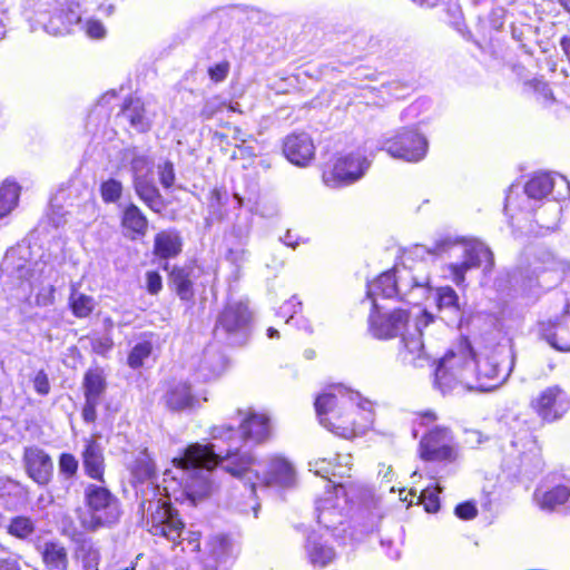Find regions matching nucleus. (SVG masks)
<instances>
[{"mask_svg": "<svg viewBox=\"0 0 570 570\" xmlns=\"http://www.w3.org/2000/svg\"><path fill=\"white\" fill-rule=\"evenodd\" d=\"M239 426L230 424L215 425L210 430L214 443L203 445L195 443L185 450V456L179 460L181 465L176 468L180 475H173L166 489L174 492L177 500L191 498L204 499L212 491L209 474L216 466L234 478L247 476L253 479L258 474L253 471L257 465L249 443L259 444L271 435L269 419L265 414L252 410H237Z\"/></svg>", "mask_w": 570, "mask_h": 570, "instance_id": "1", "label": "nucleus"}, {"mask_svg": "<svg viewBox=\"0 0 570 570\" xmlns=\"http://www.w3.org/2000/svg\"><path fill=\"white\" fill-rule=\"evenodd\" d=\"M184 456L185 454L180 458L174 459V469L166 470L164 472L163 482L166 498L161 497L159 487L154 483L156 468L146 450L139 452L130 465L134 482L141 484L146 483V488L137 490V494L140 492L141 499L139 502V512L146 523L147 530L153 535L164 537L173 542H176L180 538L184 523L168 500L173 498L175 501H189L191 504H196L202 500H191V498L177 500L174 497V492L166 489V485H168L173 480V475L176 474L178 476V481H181L180 475L176 472V468L181 465L179 460Z\"/></svg>", "mask_w": 570, "mask_h": 570, "instance_id": "2", "label": "nucleus"}, {"mask_svg": "<svg viewBox=\"0 0 570 570\" xmlns=\"http://www.w3.org/2000/svg\"><path fill=\"white\" fill-rule=\"evenodd\" d=\"M314 405L320 423L345 439L365 431L374 421L372 402L343 385L327 387Z\"/></svg>", "mask_w": 570, "mask_h": 570, "instance_id": "3", "label": "nucleus"}, {"mask_svg": "<svg viewBox=\"0 0 570 570\" xmlns=\"http://www.w3.org/2000/svg\"><path fill=\"white\" fill-rule=\"evenodd\" d=\"M410 321L411 315L407 309L396 308L389 313H381L380 307L377 309L373 308L368 317L370 332L380 340L400 337L402 362L414 367H423L430 362V356L422 341L423 328L433 323L434 317L423 311L415 318L412 326Z\"/></svg>", "mask_w": 570, "mask_h": 570, "instance_id": "4", "label": "nucleus"}, {"mask_svg": "<svg viewBox=\"0 0 570 570\" xmlns=\"http://www.w3.org/2000/svg\"><path fill=\"white\" fill-rule=\"evenodd\" d=\"M415 252L416 254L428 253L431 255L448 253L450 257L460 258V261L449 264L451 277L456 285L464 283L465 273L471 268L480 267L482 263H485L484 269H491L494 263L490 248L478 240L463 242L446 237L436 240L431 248L417 245Z\"/></svg>", "mask_w": 570, "mask_h": 570, "instance_id": "5", "label": "nucleus"}, {"mask_svg": "<svg viewBox=\"0 0 570 570\" xmlns=\"http://www.w3.org/2000/svg\"><path fill=\"white\" fill-rule=\"evenodd\" d=\"M475 356L471 345L463 341L450 350L435 370V384L442 393L450 392L456 384L473 387Z\"/></svg>", "mask_w": 570, "mask_h": 570, "instance_id": "6", "label": "nucleus"}, {"mask_svg": "<svg viewBox=\"0 0 570 570\" xmlns=\"http://www.w3.org/2000/svg\"><path fill=\"white\" fill-rule=\"evenodd\" d=\"M83 501L87 514L81 518V525L85 530L95 532L101 528H110L120 520V502L105 485L87 484Z\"/></svg>", "mask_w": 570, "mask_h": 570, "instance_id": "7", "label": "nucleus"}, {"mask_svg": "<svg viewBox=\"0 0 570 570\" xmlns=\"http://www.w3.org/2000/svg\"><path fill=\"white\" fill-rule=\"evenodd\" d=\"M514 356L508 351H495L491 355L475 358L473 387L482 392L493 391L510 376Z\"/></svg>", "mask_w": 570, "mask_h": 570, "instance_id": "8", "label": "nucleus"}, {"mask_svg": "<svg viewBox=\"0 0 570 570\" xmlns=\"http://www.w3.org/2000/svg\"><path fill=\"white\" fill-rule=\"evenodd\" d=\"M250 318L252 314L246 303L230 301L217 316L214 335L218 341L229 345H242L247 338Z\"/></svg>", "mask_w": 570, "mask_h": 570, "instance_id": "9", "label": "nucleus"}, {"mask_svg": "<svg viewBox=\"0 0 570 570\" xmlns=\"http://www.w3.org/2000/svg\"><path fill=\"white\" fill-rule=\"evenodd\" d=\"M394 279H396L395 294L401 301L419 305L429 297L431 293L430 274L422 264L413 267H394Z\"/></svg>", "mask_w": 570, "mask_h": 570, "instance_id": "10", "label": "nucleus"}, {"mask_svg": "<svg viewBox=\"0 0 570 570\" xmlns=\"http://www.w3.org/2000/svg\"><path fill=\"white\" fill-rule=\"evenodd\" d=\"M97 3L98 0H56L52 16L45 24L46 31L53 36L70 32L72 26L81 23L82 14Z\"/></svg>", "mask_w": 570, "mask_h": 570, "instance_id": "11", "label": "nucleus"}, {"mask_svg": "<svg viewBox=\"0 0 570 570\" xmlns=\"http://www.w3.org/2000/svg\"><path fill=\"white\" fill-rule=\"evenodd\" d=\"M351 488L341 482L316 501L317 521L328 530H336L346 518V504L351 500Z\"/></svg>", "mask_w": 570, "mask_h": 570, "instance_id": "12", "label": "nucleus"}, {"mask_svg": "<svg viewBox=\"0 0 570 570\" xmlns=\"http://www.w3.org/2000/svg\"><path fill=\"white\" fill-rule=\"evenodd\" d=\"M426 138L414 129H403L383 144L384 149L393 158L409 163L422 160L428 153Z\"/></svg>", "mask_w": 570, "mask_h": 570, "instance_id": "13", "label": "nucleus"}, {"mask_svg": "<svg viewBox=\"0 0 570 570\" xmlns=\"http://www.w3.org/2000/svg\"><path fill=\"white\" fill-rule=\"evenodd\" d=\"M253 471L258 474L253 479L247 476L238 478L239 480L250 485L252 493L256 491L257 487L267 488L271 485L289 488L294 485L296 476L293 465L282 456H272L268 459L266 469L261 473L256 466Z\"/></svg>", "mask_w": 570, "mask_h": 570, "instance_id": "14", "label": "nucleus"}, {"mask_svg": "<svg viewBox=\"0 0 570 570\" xmlns=\"http://www.w3.org/2000/svg\"><path fill=\"white\" fill-rule=\"evenodd\" d=\"M530 406L543 422L553 423L570 410V397L560 386L552 385L539 392Z\"/></svg>", "mask_w": 570, "mask_h": 570, "instance_id": "15", "label": "nucleus"}, {"mask_svg": "<svg viewBox=\"0 0 570 570\" xmlns=\"http://www.w3.org/2000/svg\"><path fill=\"white\" fill-rule=\"evenodd\" d=\"M370 167V161L360 153L341 156L333 169L324 173V183L330 187L350 185L362 178Z\"/></svg>", "mask_w": 570, "mask_h": 570, "instance_id": "16", "label": "nucleus"}, {"mask_svg": "<svg viewBox=\"0 0 570 570\" xmlns=\"http://www.w3.org/2000/svg\"><path fill=\"white\" fill-rule=\"evenodd\" d=\"M451 443L450 431L445 428H435L421 440L420 455L425 461H452L455 451Z\"/></svg>", "mask_w": 570, "mask_h": 570, "instance_id": "17", "label": "nucleus"}, {"mask_svg": "<svg viewBox=\"0 0 570 570\" xmlns=\"http://www.w3.org/2000/svg\"><path fill=\"white\" fill-rule=\"evenodd\" d=\"M23 463L29 478L39 485H46L50 482L53 463L48 453L37 446L24 449Z\"/></svg>", "mask_w": 570, "mask_h": 570, "instance_id": "18", "label": "nucleus"}, {"mask_svg": "<svg viewBox=\"0 0 570 570\" xmlns=\"http://www.w3.org/2000/svg\"><path fill=\"white\" fill-rule=\"evenodd\" d=\"M166 406L174 412L194 410L200 406L206 396H199L193 392L191 386L186 382H178L169 386L164 395Z\"/></svg>", "mask_w": 570, "mask_h": 570, "instance_id": "19", "label": "nucleus"}, {"mask_svg": "<svg viewBox=\"0 0 570 570\" xmlns=\"http://www.w3.org/2000/svg\"><path fill=\"white\" fill-rule=\"evenodd\" d=\"M541 335L557 351L570 352V312L541 324Z\"/></svg>", "mask_w": 570, "mask_h": 570, "instance_id": "20", "label": "nucleus"}, {"mask_svg": "<svg viewBox=\"0 0 570 570\" xmlns=\"http://www.w3.org/2000/svg\"><path fill=\"white\" fill-rule=\"evenodd\" d=\"M283 151L292 164L304 167L313 159L315 147L311 137L301 132L285 138Z\"/></svg>", "mask_w": 570, "mask_h": 570, "instance_id": "21", "label": "nucleus"}, {"mask_svg": "<svg viewBox=\"0 0 570 570\" xmlns=\"http://www.w3.org/2000/svg\"><path fill=\"white\" fill-rule=\"evenodd\" d=\"M304 552L308 562L315 568L327 567L336 557L334 548L315 531L306 537Z\"/></svg>", "mask_w": 570, "mask_h": 570, "instance_id": "22", "label": "nucleus"}, {"mask_svg": "<svg viewBox=\"0 0 570 570\" xmlns=\"http://www.w3.org/2000/svg\"><path fill=\"white\" fill-rule=\"evenodd\" d=\"M351 464L352 456L350 454H336L335 463L327 459H316L314 461H309L308 463L309 470L314 471L316 475L327 479L332 484V488L338 483L332 480L331 476L340 479L348 476Z\"/></svg>", "mask_w": 570, "mask_h": 570, "instance_id": "23", "label": "nucleus"}, {"mask_svg": "<svg viewBox=\"0 0 570 570\" xmlns=\"http://www.w3.org/2000/svg\"><path fill=\"white\" fill-rule=\"evenodd\" d=\"M82 463L86 474L99 481H104L105 459L102 448L95 440H87L82 451Z\"/></svg>", "mask_w": 570, "mask_h": 570, "instance_id": "24", "label": "nucleus"}, {"mask_svg": "<svg viewBox=\"0 0 570 570\" xmlns=\"http://www.w3.org/2000/svg\"><path fill=\"white\" fill-rule=\"evenodd\" d=\"M134 188L137 196L153 212L160 213L165 208V202L158 188L153 181L151 176L138 177L134 179Z\"/></svg>", "mask_w": 570, "mask_h": 570, "instance_id": "25", "label": "nucleus"}, {"mask_svg": "<svg viewBox=\"0 0 570 570\" xmlns=\"http://www.w3.org/2000/svg\"><path fill=\"white\" fill-rule=\"evenodd\" d=\"M183 240L175 229L161 230L155 236L154 254L159 258H173L181 252Z\"/></svg>", "mask_w": 570, "mask_h": 570, "instance_id": "26", "label": "nucleus"}, {"mask_svg": "<svg viewBox=\"0 0 570 570\" xmlns=\"http://www.w3.org/2000/svg\"><path fill=\"white\" fill-rule=\"evenodd\" d=\"M40 553L47 570L68 569V551L62 543L57 541H47L41 546Z\"/></svg>", "mask_w": 570, "mask_h": 570, "instance_id": "27", "label": "nucleus"}, {"mask_svg": "<svg viewBox=\"0 0 570 570\" xmlns=\"http://www.w3.org/2000/svg\"><path fill=\"white\" fill-rule=\"evenodd\" d=\"M395 286L396 279H394V268L382 273L377 278L367 284V296L372 299L374 309L379 308V297H394Z\"/></svg>", "mask_w": 570, "mask_h": 570, "instance_id": "28", "label": "nucleus"}, {"mask_svg": "<svg viewBox=\"0 0 570 570\" xmlns=\"http://www.w3.org/2000/svg\"><path fill=\"white\" fill-rule=\"evenodd\" d=\"M435 298L439 311L448 315L450 322L460 324L462 311L456 292L450 286L439 287Z\"/></svg>", "mask_w": 570, "mask_h": 570, "instance_id": "29", "label": "nucleus"}, {"mask_svg": "<svg viewBox=\"0 0 570 570\" xmlns=\"http://www.w3.org/2000/svg\"><path fill=\"white\" fill-rule=\"evenodd\" d=\"M121 224L127 229L131 239L144 237L148 229V219L138 206L130 204L122 213Z\"/></svg>", "mask_w": 570, "mask_h": 570, "instance_id": "30", "label": "nucleus"}, {"mask_svg": "<svg viewBox=\"0 0 570 570\" xmlns=\"http://www.w3.org/2000/svg\"><path fill=\"white\" fill-rule=\"evenodd\" d=\"M190 273L189 268L174 267L169 274L170 283L181 301L190 302L194 298Z\"/></svg>", "mask_w": 570, "mask_h": 570, "instance_id": "31", "label": "nucleus"}, {"mask_svg": "<svg viewBox=\"0 0 570 570\" xmlns=\"http://www.w3.org/2000/svg\"><path fill=\"white\" fill-rule=\"evenodd\" d=\"M122 116L138 131H146L149 128V120L146 117L144 104L139 99H130L122 108Z\"/></svg>", "mask_w": 570, "mask_h": 570, "instance_id": "32", "label": "nucleus"}, {"mask_svg": "<svg viewBox=\"0 0 570 570\" xmlns=\"http://www.w3.org/2000/svg\"><path fill=\"white\" fill-rule=\"evenodd\" d=\"M556 184L549 174H538L525 184L524 191L529 198L541 200L551 193Z\"/></svg>", "mask_w": 570, "mask_h": 570, "instance_id": "33", "label": "nucleus"}, {"mask_svg": "<svg viewBox=\"0 0 570 570\" xmlns=\"http://www.w3.org/2000/svg\"><path fill=\"white\" fill-rule=\"evenodd\" d=\"M85 397L92 401H101L106 390V380L99 368L89 370L83 379Z\"/></svg>", "mask_w": 570, "mask_h": 570, "instance_id": "34", "label": "nucleus"}, {"mask_svg": "<svg viewBox=\"0 0 570 570\" xmlns=\"http://www.w3.org/2000/svg\"><path fill=\"white\" fill-rule=\"evenodd\" d=\"M76 557L83 570H98L100 552L94 542L87 540L80 542L76 550Z\"/></svg>", "mask_w": 570, "mask_h": 570, "instance_id": "35", "label": "nucleus"}, {"mask_svg": "<svg viewBox=\"0 0 570 570\" xmlns=\"http://www.w3.org/2000/svg\"><path fill=\"white\" fill-rule=\"evenodd\" d=\"M20 187L14 181L6 180L0 187V218L7 216L18 204Z\"/></svg>", "mask_w": 570, "mask_h": 570, "instance_id": "36", "label": "nucleus"}, {"mask_svg": "<svg viewBox=\"0 0 570 570\" xmlns=\"http://www.w3.org/2000/svg\"><path fill=\"white\" fill-rule=\"evenodd\" d=\"M0 495L7 499V504L14 505L24 502L28 495L27 489L19 482L11 479H0Z\"/></svg>", "mask_w": 570, "mask_h": 570, "instance_id": "37", "label": "nucleus"}, {"mask_svg": "<svg viewBox=\"0 0 570 570\" xmlns=\"http://www.w3.org/2000/svg\"><path fill=\"white\" fill-rule=\"evenodd\" d=\"M225 368V361L220 354H210L206 352L205 357L199 366V376L204 381L218 377Z\"/></svg>", "mask_w": 570, "mask_h": 570, "instance_id": "38", "label": "nucleus"}, {"mask_svg": "<svg viewBox=\"0 0 570 570\" xmlns=\"http://www.w3.org/2000/svg\"><path fill=\"white\" fill-rule=\"evenodd\" d=\"M69 302L72 313L77 317H87L92 312L95 306L91 296L79 293L76 289L72 291Z\"/></svg>", "mask_w": 570, "mask_h": 570, "instance_id": "39", "label": "nucleus"}, {"mask_svg": "<svg viewBox=\"0 0 570 570\" xmlns=\"http://www.w3.org/2000/svg\"><path fill=\"white\" fill-rule=\"evenodd\" d=\"M35 532V522L23 515L14 517L8 525V533L19 539H27Z\"/></svg>", "mask_w": 570, "mask_h": 570, "instance_id": "40", "label": "nucleus"}, {"mask_svg": "<svg viewBox=\"0 0 570 570\" xmlns=\"http://www.w3.org/2000/svg\"><path fill=\"white\" fill-rule=\"evenodd\" d=\"M153 351L151 343L148 341H144L140 343H137L130 351L128 355L127 363L128 365L136 370L142 366L144 361L150 356Z\"/></svg>", "mask_w": 570, "mask_h": 570, "instance_id": "41", "label": "nucleus"}, {"mask_svg": "<svg viewBox=\"0 0 570 570\" xmlns=\"http://www.w3.org/2000/svg\"><path fill=\"white\" fill-rule=\"evenodd\" d=\"M226 107V101L219 96L207 98L204 101V106L200 110V117L205 120L212 119L218 114L223 112Z\"/></svg>", "mask_w": 570, "mask_h": 570, "instance_id": "42", "label": "nucleus"}, {"mask_svg": "<svg viewBox=\"0 0 570 570\" xmlns=\"http://www.w3.org/2000/svg\"><path fill=\"white\" fill-rule=\"evenodd\" d=\"M101 197L106 203H115L118 200L122 193V185L120 181L110 178L101 184Z\"/></svg>", "mask_w": 570, "mask_h": 570, "instance_id": "43", "label": "nucleus"}, {"mask_svg": "<svg viewBox=\"0 0 570 570\" xmlns=\"http://www.w3.org/2000/svg\"><path fill=\"white\" fill-rule=\"evenodd\" d=\"M134 179L151 175V164L146 156H135L131 160Z\"/></svg>", "mask_w": 570, "mask_h": 570, "instance_id": "44", "label": "nucleus"}, {"mask_svg": "<svg viewBox=\"0 0 570 570\" xmlns=\"http://www.w3.org/2000/svg\"><path fill=\"white\" fill-rule=\"evenodd\" d=\"M440 489H431L426 488L421 492V500L424 505V509L428 512H436L440 507L438 492H440Z\"/></svg>", "mask_w": 570, "mask_h": 570, "instance_id": "45", "label": "nucleus"}, {"mask_svg": "<svg viewBox=\"0 0 570 570\" xmlns=\"http://www.w3.org/2000/svg\"><path fill=\"white\" fill-rule=\"evenodd\" d=\"M59 470L67 478H72L78 471V460L70 453H62L59 458Z\"/></svg>", "mask_w": 570, "mask_h": 570, "instance_id": "46", "label": "nucleus"}, {"mask_svg": "<svg viewBox=\"0 0 570 570\" xmlns=\"http://www.w3.org/2000/svg\"><path fill=\"white\" fill-rule=\"evenodd\" d=\"M159 181L164 188H169L175 183V170L171 161H165L158 166Z\"/></svg>", "mask_w": 570, "mask_h": 570, "instance_id": "47", "label": "nucleus"}, {"mask_svg": "<svg viewBox=\"0 0 570 570\" xmlns=\"http://www.w3.org/2000/svg\"><path fill=\"white\" fill-rule=\"evenodd\" d=\"M302 311V302L297 301L296 296H293L288 302L279 307V314L283 317H287L286 323L294 320V315Z\"/></svg>", "mask_w": 570, "mask_h": 570, "instance_id": "48", "label": "nucleus"}, {"mask_svg": "<svg viewBox=\"0 0 570 570\" xmlns=\"http://www.w3.org/2000/svg\"><path fill=\"white\" fill-rule=\"evenodd\" d=\"M82 29L87 33L88 37L92 39H101L106 36V28L105 26L98 21L89 19L83 24Z\"/></svg>", "mask_w": 570, "mask_h": 570, "instance_id": "49", "label": "nucleus"}, {"mask_svg": "<svg viewBox=\"0 0 570 570\" xmlns=\"http://www.w3.org/2000/svg\"><path fill=\"white\" fill-rule=\"evenodd\" d=\"M146 287L149 294L156 295L163 288V279L161 276L154 271H149L146 273Z\"/></svg>", "mask_w": 570, "mask_h": 570, "instance_id": "50", "label": "nucleus"}, {"mask_svg": "<svg viewBox=\"0 0 570 570\" xmlns=\"http://www.w3.org/2000/svg\"><path fill=\"white\" fill-rule=\"evenodd\" d=\"M33 389L36 392L40 395H47L50 392V383L48 375L45 373V371H39L36 373L33 380Z\"/></svg>", "mask_w": 570, "mask_h": 570, "instance_id": "51", "label": "nucleus"}, {"mask_svg": "<svg viewBox=\"0 0 570 570\" xmlns=\"http://www.w3.org/2000/svg\"><path fill=\"white\" fill-rule=\"evenodd\" d=\"M478 513L476 507L472 502L460 503L455 508V514L462 520H471Z\"/></svg>", "mask_w": 570, "mask_h": 570, "instance_id": "52", "label": "nucleus"}, {"mask_svg": "<svg viewBox=\"0 0 570 570\" xmlns=\"http://www.w3.org/2000/svg\"><path fill=\"white\" fill-rule=\"evenodd\" d=\"M55 287L52 285H49L47 287H43L36 296V303L39 306H48L53 303L55 298Z\"/></svg>", "mask_w": 570, "mask_h": 570, "instance_id": "53", "label": "nucleus"}, {"mask_svg": "<svg viewBox=\"0 0 570 570\" xmlns=\"http://www.w3.org/2000/svg\"><path fill=\"white\" fill-rule=\"evenodd\" d=\"M100 404L98 401L87 400L82 409V417L87 423L95 422L97 417L96 409Z\"/></svg>", "mask_w": 570, "mask_h": 570, "instance_id": "54", "label": "nucleus"}, {"mask_svg": "<svg viewBox=\"0 0 570 570\" xmlns=\"http://www.w3.org/2000/svg\"><path fill=\"white\" fill-rule=\"evenodd\" d=\"M208 73H209L212 80H214L216 82L223 81L227 77V73H228V63H226V62L217 63L214 67L209 68Z\"/></svg>", "mask_w": 570, "mask_h": 570, "instance_id": "55", "label": "nucleus"}, {"mask_svg": "<svg viewBox=\"0 0 570 570\" xmlns=\"http://www.w3.org/2000/svg\"><path fill=\"white\" fill-rule=\"evenodd\" d=\"M12 271L16 277L20 279H29V277L31 276L30 264L26 259H20V262L17 265L12 266Z\"/></svg>", "mask_w": 570, "mask_h": 570, "instance_id": "56", "label": "nucleus"}, {"mask_svg": "<svg viewBox=\"0 0 570 570\" xmlns=\"http://www.w3.org/2000/svg\"><path fill=\"white\" fill-rule=\"evenodd\" d=\"M0 570H21L19 561L14 557L0 559Z\"/></svg>", "mask_w": 570, "mask_h": 570, "instance_id": "57", "label": "nucleus"}, {"mask_svg": "<svg viewBox=\"0 0 570 570\" xmlns=\"http://www.w3.org/2000/svg\"><path fill=\"white\" fill-rule=\"evenodd\" d=\"M560 47L563 53L567 56L568 60L570 61V38L562 37L560 40Z\"/></svg>", "mask_w": 570, "mask_h": 570, "instance_id": "58", "label": "nucleus"}, {"mask_svg": "<svg viewBox=\"0 0 570 570\" xmlns=\"http://www.w3.org/2000/svg\"><path fill=\"white\" fill-rule=\"evenodd\" d=\"M233 234L239 239L246 238L248 236V228L245 226L244 228L240 226H234Z\"/></svg>", "mask_w": 570, "mask_h": 570, "instance_id": "59", "label": "nucleus"}, {"mask_svg": "<svg viewBox=\"0 0 570 570\" xmlns=\"http://www.w3.org/2000/svg\"><path fill=\"white\" fill-rule=\"evenodd\" d=\"M383 468H384L385 470L381 469V470L379 471V474H380V475H382V478H383L384 480H386L387 482H390V481H391V479H390V474L392 473V468H391V466H386V468H385L384 465H383Z\"/></svg>", "mask_w": 570, "mask_h": 570, "instance_id": "60", "label": "nucleus"}, {"mask_svg": "<svg viewBox=\"0 0 570 570\" xmlns=\"http://www.w3.org/2000/svg\"><path fill=\"white\" fill-rule=\"evenodd\" d=\"M282 240L285 243V245H287V246H289V247H292V248H295V247H296V245H297V243H293V242H292L291 232H287V233L285 234V237H284V238H282Z\"/></svg>", "mask_w": 570, "mask_h": 570, "instance_id": "61", "label": "nucleus"}, {"mask_svg": "<svg viewBox=\"0 0 570 570\" xmlns=\"http://www.w3.org/2000/svg\"><path fill=\"white\" fill-rule=\"evenodd\" d=\"M216 541H217V542H219V546H220V548H222L223 550H225V548H226V547H227V544H228V540H227V538H226V537H224V535H219V537H217V538H216Z\"/></svg>", "mask_w": 570, "mask_h": 570, "instance_id": "62", "label": "nucleus"}, {"mask_svg": "<svg viewBox=\"0 0 570 570\" xmlns=\"http://www.w3.org/2000/svg\"><path fill=\"white\" fill-rule=\"evenodd\" d=\"M267 336H268L269 338H278V337H279V333H278V331H277V330H275L274 327H269V328L267 330Z\"/></svg>", "mask_w": 570, "mask_h": 570, "instance_id": "63", "label": "nucleus"}, {"mask_svg": "<svg viewBox=\"0 0 570 570\" xmlns=\"http://www.w3.org/2000/svg\"><path fill=\"white\" fill-rule=\"evenodd\" d=\"M558 3L568 12H570V0H557Z\"/></svg>", "mask_w": 570, "mask_h": 570, "instance_id": "64", "label": "nucleus"}]
</instances>
